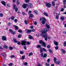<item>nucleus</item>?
Here are the masks:
<instances>
[{"instance_id":"nucleus-1","label":"nucleus","mask_w":66,"mask_h":66,"mask_svg":"<svg viewBox=\"0 0 66 66\" xmlns=\"http://www.w3.org/2000/svg\"><path fill=\"white\" fill-rule=\"evenodd\" d=\"M43 31H40L41 36H43V38H45V39L46 41H47V34L46 33L47 32L48 30L47 28H45L43 29Z\"/></svg>"},{"instance_id":"nucleus-2","label":"nucleus","mask_w":66,"mask_h":66,"mask_svg":"<svg viewBox=\"0 0 66 66\" xmlns=\"http://www.w3.org/2000/svg\"><path fill=\"white\" fill-rule=\"evenodd\" d=\"M39 43L40 44H41L42 45V47L44 46V47H46V43L44 42L43 41V40H40L39 42Z\"/></svg>"},{"instance_id":"nucleus-3","label":"nucleus","mask_w":66,"mask_h":66,"mask_svg":"<svg viewBox=\"0 0 66 66\" xmlns=\"http://www.w3.org/2000/svg\"><path fill=\"white\" fill-rule=\"evenodd\" d=\"M46 22V19L45 18L43 17L42 18V23L43 24H45V22Z\"/></svg>"},{"instance_id":"nucleus-4","label":"nucleus","mask_w":66,"mask_h":66,"mask_svg":"<svg viewBox=\"0 0 66 66\" xmlns=\"http://www.w3.org/2000/svg\"><path fill=\"white\" fill-rule=\"evenodd\" d=\"M32 12V11H29L28 12V14L29 15V19H30V18L31 17H33V15L32 14H31V13Z\"/></svg>"},{"instance_id":"nucleus-5","label":"nucleus","mask_w":66,"mask_h":66,"mask_svg":"<svg viewBox=\"0 0 66 66\" xmlns=\"http://www.w3.org/2000/svg\"><path fill=\"white\" fill-rule=\"evenodd\" d=\"M46 4V6H47L48 8H50L51 6V4L50 3H48L47 2L45 3Z\"/></svg>"},{"instance_id":"nucleus-6","label":"nucleus","mask_w":66,"mask_h":66,"mask_svg":"<svg viewBox=\"0 0 66 66\" xmlns=\"http://www.w3.org/2000/svg\"><path fill=\"white\" fill-rule=\"evenodd\" d=\"M13 8L14 10H15V12H17L18 11V8L16 7V5H13Z\"/></svg>"},{"instance_id":"nucleus-7","label":"nucleus","mask_w":66,"mask_h":66,"mask_svg":"<svg viewBox=\"0 0 66 66\" xmlns=\"http://www.w3.org/2000/svg\"><path fill=\"white\" fill-rule=\"evenodd\" d=\"M56 58L55 57H54V63H56L57 64H58V65L60 64V62L59 61H58L56 62Z\"/></svg>"},{"instance_id":"nucleus-8","label":"nucleus","mask_w":66,"mask_h":66,"mask_svg":"<svg viewBox=\"0 0 66 66\" xmlns=\"http://www.w3.org/2000/svg\"><path fill=\"white\" fill-rule=\"evenodd\" d=\"M41 57H43L45 58L47 57V54L45 53L44 55H43V53H42L41 54Z\"/></svg>"},{"instance_id":"nucleus-9","label":"nucleus","mask_w":66,"mask_h":66,"mask_svg":"<svg viewBox=\"0 0 66 66\" xmlns=\"http://www.w3.org/2000/svg\"><path fill=\"white\" fill-rule=\"evenodd\" d=\"M26 42L25 40H23L22 41L21 43V44L22 45H24V46H26Z\"/></svg>"},{"instance_id":"nucleus-10","label":"nucleus","mask_w":66,"mask_h":66,"mask_svg":"<svg viewBox=\"0 0 66 66\" xmlns=\"http://www.w3.org/2000/svg\"><path fill=\"white\" fill-rule=\"evenodd\" d=\"M33 31H34V29L29 30H27V33H30L31 32H33Z\"/></svg>"},{"instance_id":"nucleus-11","label":"nucleus","mask_w":66,"mask_h":66,"mask_svg":"<svg viewBox=\"0 0 66 66\" xmlns=\"http://www.w3.org/2000/svg\"><path fill=\"white\" fill-rule=\"evenodd\" d=\"M13 27L14 28H15L16 30H18V29H19L18 27L17 26H16L15 25H13Z\"/></svg>"},{"instance_id":"nucleus-12","label":"nucleus","mask_w":66,"mask_h":66,"mask_svg":"<svg viewBox=\"0 0 66 66\" xmlns=\"http://www.w3.org/2000/svg\"><path fill=\"white\" fill-rule=\"evenodd\" d=\"M2 39L3 40H6V37L5 36H3L2 38Z\"/></svg>"},{"instance_id":"nucleus-13","label":"nucleus","mask_w":66,"mask_h":66,"mask_svg":"<svg viewBox=\"0 0 66 66\" xmlns=\"http://www.w3.org/2000/svg\"><path fill=\"white\" fill-rule=\"evenodd\" d=\"M27 4H24L23 5V7L24 9H26L27 8Z\"/></svg>"},{"instance_id":"nucleus-14","label":"nucleus","mask_w":66,"mask_h":66,"mask_svg":"<svg viewBox=\"0 0 66 66\" xmlns=\"http://www.w3.org/2000/svg\"><path fill=\"white\" fill-rule=\"evenodd\" d=\"M2 4L4 6H6V4H5V2L4 1H2L1 2Z\"/></svg>"},{"instance_id":"nucleus-15","label":"nucleus","mask_w":66,"mask_h":66,"mask_svg":"<svg viewBox=\"0 0 66 66\" xmlns=\"http://www.w3.org/2000/svg\"><path fill=\"white\" fill-rule=\"evenodd\" d=\"M60 15V14H56V18L57 19H59V15Z\"/></svg>"},{"instance_id":"nucleus-16","label":"nucleus","mask_w":66,"mask_h":66,"mask_svg":"<svg viewBox=\"0 0 66 66\" xmlns=\"http://www.w3.org/2000/svg\"><path fill=\"white\" fill-rule=\"evenodd\" d=\"M39 50H40V52L41 53V54H42V53H43V50L42 49V47H40L39 48Z\"/></svg>"},{"instance_id":"nucleus-17","label":"nucleus","mask_w":66,"mask_h":66,"mask_svg":"<svg viewBox=\"0 0 66 66\" xmlns=\"http://www.w3.org/2000/svg\"><path fill=\"white\" fill-rule=\"evenodd\" d=\"M54 44H55L56 46H57L58 45V42L55 41H54Z\"/></svg>"},{"instance_id":"nucleus-18","label":"nucleus","mask_w":66,"mask_h":66,"mask_svg":"<svg viewBox=\"0 0 66 66\" xmlns=\"http://www.w3.org/2000/svg\"><path fill=\"white\" fill-rule=\"evenodd\" d=\"M61 50L62 51V52H63V53H66V51L65 50L63 49H61Z\"/></svg>"},{"instance_id":"nucleus-19","label":"nucleus","mask_w":66,"mask_h":66,"mask_svg":"<svg viewBox=\"0 0 66 66\" xmlns=\"http://www.w3.org/2000/svg\"><path fill=\"white\" fill-rule=\"evenodd\" d=\"M44 15H45V16H47V17H48V13L46 12H44L43 13Z\"/></svg>"},{"instance_id":"nucleus-20","label":"nucleus","mask_w":66,"mask_h":66,"mask_svg":"<svg viewBox=\"0 0 66 66\" xmlns=\"http://www.w3.org/2000/svg\"><path fill=\"white\" fill-rule=\"evenodd\" d=\"M45 26L47 28V29H49L50 28V26L48 25L47 24H45Z\"/></svg>"},{"instance_id":"nucleus-21","label":"nucleus","mask_w":66,"mask_h":66,"mask_svg":"<svg viewBox=\"0 0 66 66\" xmlns=\"http://www.w3.org/2000/svg\"><path fill=\"white\" fill-rule=\"evenodd\" d=\"M13 41L14 43H16L17 42H18V41L16 39L14 38L13 40Z\"/></svg>"},{"instance_id":"nucleus-22","label":"nucleus","mask_w":66,"mask_h":66,"mask_svg":"<svg viewBox=\"0 0 66 66\" xmlns=\"http://www.w3.org/2000/svg\"><path fill=\"white\" fill-rule=\"evenodd\" d=\"M29 38L30 39H33V38L30 35H29Z\"/></svg>"},{"instance_id":"nucleus-23","label":"nucleus","mask_w":66,"mask_h":66,"mask_svg":"<svg viewBox=\"0 0 66 66\" xmlns=\"http://www.w3.org/2000/svg\"><path fill=\"white\" fill-rule=\"evenodd\" d=\"M52 5L53 6H55V2H54L53 1L52 2Z\"/></svg>"},{"instance_id":"nucleus-24","label":"nucleus","mask_w":66,"mask_h":66,"mask_svg":"<svg viewBox=\"0 0 66 66\" xmlns=\"http://www.w3.org/2000/svg\"><path fill=\"white\" fill-rule=\"evenodd\" d=\"M29 7L30 8H32V5L31 3H29Z\"/></svg>"},{"instance_id":"nucleus-25","label":"nucleus","mask_w":66,"mask_h":66,"mask_svg":"<svg viewBox=\"0 0 66 66\" xmlns=\"http://www.w3.org/2000/svg\"><path fill=\"white\" fill-rule=\"evenodd\" d=\"M3 47L4 48H6V49H7L8 48V47H7V46L6 45H4L3 46Z\"/></svg>"},{"instance_id":"nucleus-26","label":"nucleus","mask_w":66,"mask_h":66,"mask_svg":"<svg viewBox=\"0 0 66 66\" xmlns=\"http://www.w3.org/2000/svg\"><path fill=\"white\" fill-rule=\"evenodd\" d=\"M2 55L3 56V57H6V54L4 53H2Z\"/></svg>"},{"instance_id":"nucleus-27","label":"nucleus","mask_w":66,"mask_h":66,"mask_svg":"<svg viewBox=\"0 0 66 66\" xmlns=\"http://www.w3.org/2000/svg\"><path fill=\"white\" fill-rule=\"evenodd\" d=\"M34 14H35L36 15H37V11H36V10H34Z\"/></svg>"},{"instance_id":"nucleus-28","label":"nucleus","mask_w":66,"mask_h":66,"mask_svg":"<svg viewBox=\"0 0 66 66\" xmlns=\"http://www.w3.org/2000/svg\"><path fill=\"white\" fill-rule=\"evenodd\" d=\"M21 59L22 60H24L25 59V55H23L22 56Z\"/></svg>"},{"instance_id":"nucleus-29","label":"nucleus","mask_w":66,"mask_h":66,"mask_svg":"<svg viewBox=\"0 0 66 66\" xmlns=\"http://www.w3.org/2000/svg\"><path fill=\"white\" fill-rule=\"evenodd\" d=\"M60 19L61 20H64V19H65V18H64V17H60Z\"/></svg>"},{"instance_id":"nucleus-30","label":"nucleus","mask_w":66,"mask_h":66,"mask_svg":"<svg viewBox=\"0 0 66 66\" xmlns=\"http://www.w3.org/2000/svg\"><path fill=\"white\" fill-rule=\"evenodd\" d=\"M24 22H25V23L26 24H28V21L27 20H25Z\"/></svg>"},{"instance_id":"nucleus-31","label":"nucleus","mask_w":66,"mask_h":66,"mask_svg":"<svg viewBox=\"0 0 66 66\" xmlns=\"http://www.w3.org/2000/svg\"><path fill=\"white\" fill-rule=\"evenodd\" d=\"M37 48H42V47H41L40 45H37Z\"/></svg>"},{"instance_id":"nucleus-32","label":"nucleus","mask_w":66,"mask_h":66,"mask_svg":"<svg viewBox=\"0 0 66 66\" xmlns=\"http://www.w3.org/2000/svg\"><path fill=\"white\" fill-rule=\"evenodd\" d=\"M29 0H25V2H26V3H29Z\"/></svg>"},{"instance_id":"nucleus-33","label":"nucleus","mask_w":66,"mask_h":66,"mask_svg":"<svg viewBox=\"0 0 66 66\" xmlns=\"http://www.w3.org/2000/svg\"><path fill=\"white\" fill-rule=\"evenodd\" d=\"M43 51H44V52H46V51H47V50H46V49L44 48H43Z\"/></svg>"},{"instance_id":"nucleus-34","label":"nucleus","mask_w":66,"mask_h":66,"mask_svg":"<svg viewBox=\"0 0 66 66\" xmlns=\"http://www.w3.org/2000/svg\"><path fill=\"white\" fill-rule=\"evenodd\" d=\"M9 31L11 33H13V31L11 29H9Z\"/></svg>"},{"instance_id":"nucleus-35","label":"nucleus","mask_w":66,"mask_h":66,"mask_svg":"<svg viewBox=\"0 0 66 66\" xmlns=\"http://www.w3.org/2000/svg\"><path fill=\"white\" fill-rule=\"evenodd\" d=\"M14 18H15L13 16H12L11 17V19H12V20H14Z\"/></svg>"},{"instance_id":"nucleus-36","label":"nucleus","mask_w":66,"mask_h":66,"mask_svg":"<svg viewBox=\"0 0 66 66\" xmlns=\"http://www.w3.org/2000/svg\"><path fill=\"white\" fill-rule=\"evenodd\" d=\"M13 65V63H10L9 64V66H12Z\"/></svg>"},{"instance_id":"nucleus-37","label":"nucleus","mask_w":66,"mask_h":66,"mask_svg":"<svg viewBox=\"0 0 66 66\" xmlns=\"http://www.w3.org/2000/svg\"><path fill=\"white\" fill-rule=\"evenodd\" d=\"M33 55V53L31 52L29 53V56H31V55Z\"/></svg>"},{"instance_id":"nucleus-38","label":"nucleus","mask_w":66,"mask_h":66,"mask_svg":"<svg viewBox=\"0 0 66 66\" xmlns=\"http://www.w3.org/2000/svg\"><path fill=\"white\" fill-rule=\"evenodd\" d=\"M9 49H10V50H13V48L12 47L10 46L9 47Z\"/></svg>"},{"instance_id":"nucleus-39","label":"nucleus","mask_w":66,"mask_h":66,"mask_svg":"<svg viewBox=\"0 0 66 66\" xmlns=\"http://www.w3.org/2000/svg\"><path fill=\"white\" fill-rule=\"evenodd\" d=\"M16 3H17V5H18L19 4V2H18V0L17 1Z\"/></svg>"},{"instance_id":"nucleus-40","label":"nucleus","mask_w":66,"mask_h":66,"mask_svg":"<svg viewBox=\"0 0 66 66\" xmlns=\"http://www.w3.org/2000/svg\"><path fill=\"white\" fill-rule=\"evenodd\" d=\"M64 46H66V41L64 42Z\"/></svg>"},{"instance_id":"nucleus-41","label":"nucleus","mask_w":66,"mask_h":66,"mask_svg":"<svg viewBox=\"0 0 66 66\" xmlns=\"http://www.w3.org/2000/svg\"><path fill=\"white\" fill-rule=\"evenodd\" d=\"M20 54H23V52L22 51H20Z\"/></svg>"},{"instance_id":"nucleus-42","label":"nucleus","mask_w":66,"mask_h":66,"mask_svg":"<svg viewBox=\"0 0 66 66\" xmlns=\"http://www.w3.org/2000/svg\"><path fill=\"white\" fill-rule=\"evenodd\" d=\"M66 2V0H64V1H63V5H65V3Z\"/></svg>"},{"instance_id":"nucleus-43","label":"nucleus","mask_w":66,"mask_h":66,"mask_svg":"<svg viewBox=\"0 0 66 66\" xmlns=\"http://www.w3.org/2000/svg\"><path fill=\"white\" fill-rule=\"evenodd\" d=\"M3 15L2 13H0V17H3Z\"/></svg>"},{"instance_id":"nucleus-44","label":"nucleus","mask_w":66,"mask_h":66,"mask_svg":"<svg viewBox=\"0 0 66 66\" xmlns=\"http://www.w3.org/2000/svg\"><path fill=\"white\" fill-rule=\"evenodd\" d=\"M48 51L49 52H50L51 53V52H52V50L50 49H48Z\"/></svg>"},{"instance_id":"nucleus-45","label":"nucleus","mask_w":66,"mask_h":66,"mask_svg":"<svg viewBox=\"0 0 66 66\" xmlns=\"http://www.w3.org/2000/svg\"><path fill=\"white\" fill-rule=\"evenodd\" d=\"M18 38H20L21 37V35H19L18 36Z\"/></svg>"},{"instance_id":"nucleus-46","label":"nucleus","mask_w":66,"mask_h":66,"mask_svg":"<svg viewBox=\"0 0 66 66\" xmlns=\"http://www.w3.org/2000/svg\"><path fill=\"white\" fill-rule=\"evenodd\" d=\"M20 41L18 42L17 43V44L19 45H20Z\"/></svg>"},{"instance_id":"nucleus-47","label":"nucleus","mask_w":66,"mask_h":66,"mask_svg":"<svg viewBox=\"0 0 66 66\" xmlns=\"http://www.w3.org/2000/svg\"><path fill=\"white\" fill-rule=\"evenodd\" d=\"M55 48L56 50H57L59 49V47L58 46H56L55 47Z\"/></svg>"},{"instance_id":"nucleus-48","label":"nucleus","mask_w":66,"mask_h":66,"mask_svg":"<svg viewBox=\"0 0 66 66\" xmlns=\"http://www.w3.org/2000/svg\"><path fill=\"white\" fill-rule=\"evenodd\" d=\"M14 21L16 23L17 22V21H18V20L17 19H15Z\"/></svg>"},{"instance_id":"nucleus-49","label":"nucleus","mask_w":66,"mask_h":66,"mask_svg":"<svg viewBox=\"0 0 66 66\" xmlns=\"http://www.w3.org/2000/svg\"><path fill=\"white\" fill-rule=\"evenodd\" d=\"M24 50H27V46H25L23 47Z\"/></svg>"},{"instance_id":"nucleus-50","label":"nucleus","mask_w":66,"mask_h":66,"mask_svg":"<svg viewBox=\"0 0 66 66\" xmlns=\"http://www.w3.org/2000/svg\"><path fill=\"white\" fill-rule=\"evenodd\" d=\"M24 65H28V63H27V62H25V63H24Z\"/></svg>"},{"instance_id":"nucleus-51","label":"nucleus","mask_w":66,"mask_h":66,"mask_svg":"<svg viewBox=\"0 0 66 66\" xmlns=\"http://www.w3.org/2000/svg\"><path fill=\"white\" fill-rule=\"evenodd\" d=\"M18 32H19L20 33H22V31L20 30H18Z\"/></svg>"},{"instance_id":"nucleus-52","label":"nucleus","mask_w":66,"mask_h":66,"mask_svg":"<svg viewBox=\"0 0 66 66\" xmlns=\"http://www.w3.org/2000/svg\"><path fill=\"white\" fill-rule=\"evenodd\" d=\"M46 65L47 66H50V64H49L48 63H47L46 64Z\"/></svg>"},{"instance_id":"nucleus-53","label":"nucleus","mask_w":66,"mask_h":66,"mask_svg":"<svg viewBox=\"0 0 66 66\" xmlns=\"http://www.w3.org/2000/svg\"><path fill=\"white\" fill-rule=\"evenodd\" d=\"M22 15H26V13L24 12H22Z\"/></svg>"},{"instance_id":"nucleus-54","label":"nucleus","mask_w":66,"mask_h":66,"mask_svg":"<svg viewBox=\"0 0 66 66\" xmlns=\"http://www.w3.org/2000/svg\"><path fill=\"white\" fill-rule=\"evenodd\" d=\"M50 59H48L47 60V62L48 63H49L50 62Z\"/></svg>"},{"instance_id":"nucleus-55","label":"nucleus","mask_w":66,"mask_h":66,"mask_svg":"<svg viewBox=\"0 0 66 66\" xmlns=\"http://www.w3.org/2000/svg\"><path fill=\"white\" fill-rule=\"evenodd\" d=\"M47 48H50V46L49 45L47 46Z\"/></svg>"},{"instance_id":"nucleus-56","label":"nucleus","mask_w":66,"mask_h":66,"mask_svg":"<svg viewBox=\"0 0 66 66\" xmlns=\"http://www.w3.org/2000/svg\"><path fill=\"white\" fill-rule=\"evenodd\" d=\"M15 57V56L14 55H11V58H13V57Z\"/></svg>"},{"instance_id":"nucleus-57","label":"nucleus","mask_w":66,"mask_h":66,"mask_svg":"<svg viewBox=\"0 0 66 66\" xmlns=\"http://www.w3.org/2000/svg\"><path fill=\"white\" fill-rule=\"evenodd\" d=\"M34 24H35V25H37V22L36 21L34 22Z\"/></svg>"},{"instance_id":"nucleus-58","label":"nucleus","mask_w":66,"mask_h":66,"mask_svg":"<svg viewBox=\"0 0 66 66\" xmlns=\"http://www.w3.org/2000/svg\"><path fill=\"white\" fill-rule=\"evenodd\" d=\"M8 23V26H10V25H11V23L9 22Z\"/></svg>"},{"instance_id":"nucleus-59","label":"nucleus","mask_w":66,"mask_h":66,"mask_svg":"<svg viewBox=\"0 0 66 66\" xmlns=\"http://www.w3.org/2000/svg\"><path fill=\"white\" fill-rule=\"evenodd\" d=\"M36 36H37V37H39V34H37Z\"/></svg>"},{"instance_id":"nucleus-60","label":"nucleus","mask_w":66,"mask_h":66,"mask_svg":"<svg viewBox=\"0 0 66 66\" xmlns=\"http://www.w3.org/2000/svg\"><path fill=\"white\" fill-rule=\"evenodd\" d=\"M30 28L31 29H33V26H31L30 27Z\"/></svg>"},{"instance_id":"nucleus-61","label":"nucleus","mask_w":66,"mask_h":66,"mask_svg":"<svg viewBox=\"0 0 66 66\" xmlns=\"http://www.w3.org/2000/svg\"><path fill=\"white\" fill-rule=\"evenodd\" d=\"M37 66H42V65H41L40 64H38Z\"/></svg>"},{"instance_id":"nucleus-62","label":"nucleus","mask_w":66,"mask_h":66,"mask_svg":"<svg viewBox=\"0 0 66 66\" xmlns=\"http://www.w3.org/2000/svg\"><path fill=\"white\" fill-rule=\"evenodd\" d=\"M30 42H27V45H29L30 44Z\"/></svg>"},{"instance_id":"nucleus-63","label":"nucleus","mask_w":66,"mask_h":66,"mask_svg":"<svg viewBox=\"0 0 66 66\" xmlns=\"http://www.w3.org/2000/svg\"><path fill=\"white\" fill-rule=\"evenodd\" d=\"M51 38V37H48V39H50Z\"/></svg>"},{"instance_id":"nucleus-64","label":"nucleus","mask_w":66,"mask_h":66,"mask_svg":"<svg viewBox=\"0 0 66 66\" xmlns=\"http://www.w3.org/2000/svg\"><path fill=\"white\" fill-rule=\"evenodd\" d=\"M13 2L15 3V0H13Z\"/></svg>"}]
</instances>
